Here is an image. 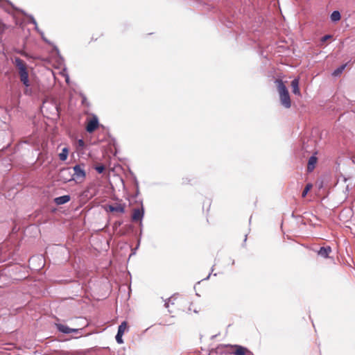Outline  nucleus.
I'll return each instance as SVG.
<instances>
[{
    "instance_id": "1",
    "label": "nucleus",
    "mask_w": 355,
    "mask_h": 355,
    "mask_svg": "<svg viewBox=\"0 0 355 355\" xmlns=\"http://www.w3.org/2000/svg\"><path fill=\"white\" fill-rule=\"evenodd\" d=\"M15 66L16 67L21 82L26 87L24 92L26 95L31 94V90L28 89L30 86V81L28 79V66L25 61L19 58H15L14 61Z\"/></svg>"
},
{
    "instance_id": "2",
    "label": "nucleus",
    "mask_w": 355,
    "mask_h": 355,
    "mask_svg": "<svg viewBox=\"0 0 355 355\" xmlns=\"http://www.w3.org/2000/svg\"><path fill=\"white\" fill-rule=\"evenodd\" d=\"M275 84L277 87L281 104L286 108H290L291 106V101L288 91L284 82L281 79H277Z\"/></svg>"
},
{
    "instance_id": "3",
    "label": "nucleus",
    "mask_w": 355,
    "mask_h": 355,
    "mask_svg": "<svg viewBox=\"0 0 355 355\" xmlns=\"http://www.w3.org/2000/svg\"><path fill=\"white\" fill-rule=\"evenodd\" d=\"M73 174L71 178H64V182L76 180L77 182H83L86 178V172L85 170V164H77L73 167Z\"/></svg>"
},
{
    "instance_id": "4",
    "label": "nucleus",
    "mask_w": 355,
    "mask_h": 355,
    "mask_svg": "<svg viewBox=\"0 0 355 355\" xmlns=\"http://www.w3.org/2000/svg\"><path fill=\"white\" fill-rule=\"evenodd\" d=\"M99 126L98 118L96 116H93L92 118L87 119L86 125L87 132L92 133L94 132Z\"/></svg>"
},
{
    "instance_id": "5",
    "label": "nucleus",
    "mask_w": 355,
    "mask_h": 355,
    "mask_svg": "<svg viewBox=\"0 0 355 355\" xmlns=\"http://www.w3.org/2000/svg\"><path fill=\"white\" fill-rule=\"evenodd\" d=\"M165 306L168 308L170 313H174L180 309L178 306V299L175 297H172L168 300L165 303Z\"/></svg>"
},
{
    "instance_id": "6",
    "label": "nucleus",
    "mask_w": 355,
    "mask_h": 355,
    "mask_svg": "<svg viewBox=\"0 0 355 355\" xmlns=\"http://www.w3.org/2000/svg\"><path fill=\"white\" fill-rule=\"evenodd\" d=\"M231 349L232 351L230 353L234 355H252V353L249 349L241 345H232Z\"/></svg>"
},
{
    "instance_id": "7",
    "label": "nucleus",
    "mask_w": 355,
    "mask_h": 355,
    "mask_svg": "<svg viewBox=\"0 0 355 355\" xmlns=\"http://www.w3.org/2000/svg\"><path fill=\"white\" fill-rule=\"evenodd\" d=\"M108 210L111 212L123 213L125 211V205L116 203L108 206Z\"/></svg>"
},
{
    "instance_id": "8",
    "label": "nucleus",
    "mask_w": 355,
    "mask_h": 355,
    "mask_svg": "<svg viewBox=\"0 0 355 355\" xmlns=\"http://www.w3.org/2000/svg\"><path fill=\"white\" fill-rule=\"evenodd\" d=\"M144 216V211L142 209H134L132 215V220L133 221H139L141 220Z\"/></svg>"
},
{
    "instance_id": "9",
    "label": "nucleus",
    "mask_w": 355,
    "mask_h": 355,
    "mask_svg": "<svg viewBox=\"0 0 355 355\" xmlns=\"http://www.w3.org/2000/svg\"><path fill=\"white\" fill-rule=\"evenodd\" d=\"M332 252L330 246L322 247L318 252V255L323 258H328L329 254Z\"/></svg>"
},
{
    "instance_id": "10",
    "label": "nucleus",
    "mask_w": 355,
    "mask_h": 355,
    "mask_svg": "<svg viewBox=\"0 0 355 355\" xmlns=\"http://www.w3.org/2000/svg\"><path fill=\"white\" fill-rule=\"evenodd\" d=\"M58 329L64 334H69L72 332H77L78 331V329H71L68 327L67 326H65L64 324H57Z\"/></svg>"
},
{
    "instance_id": "11",
    "label": "nucleus",
    "mask_w": 355,
    "mask_h": 355,
    "mask_svg": "<svg viewBox=\"0 0 355 355\" xmlns=\"http://www.w3.org/2000/svg\"><path fill=\"white\" fill-rule=\"evenodd\" d=\"M291 87L293 89L292 92L294 94L298 95V96L301 95L300 90L299 88V79L298 78H295L291 82Z\"/></svg>"
},
{
    "instance_id": "12",
    "label": "nucleus",
    "mask_w": 355,
    "mask_h": 355,
    "mask_svg": "<svg viewBox=\"0 0 355 355\" xmlns=\"http://www.w3.org/2000/svg\"><path fill=\"white\" fill-rule=\"evenodd\" d=\"M317 161H318V159L315 156H311L309 159L308 165H307V171L309 172L312 171L315 168Z\"/></svg>"
},
{
    "instance_id": "13",
    "label": "nucleus",
    "mask_w": 355,
    "mask_h": 355,
    "mask_svg": "<svg viewBox=\"0 0 355 355\" xmlns=\"http://www.w3.org/2000/svg\"><path fill=\"white\" fill-rule=\"evenodd\" d=\"M70 199L71 198L69 195H65L55 198L54 201L57 205H60L68 202L70 200Z\"/></svg>"
},
{
    "instance_id": "14",
    "label": "nucleus",
    "mask_w": 355,
    "mask_h": 355,
    "mask_svg": "<svg viewBox=\"0 0 355 355\" xmlns=\"http://www.w3.org/2000/svg\"><path fill=\"white\" fill-rule=\"evenodd\" d=\"M69 155V148L67 147H64L62 149V152L58 154L59 159L61 161H65Z\"/></svg>"
},
{
    "instance_id": "15",
    "label": "nucleus",
    "mask_w": 355,
    "mask_h": 355,
    "mask_svg": "<svg viewBox=\"0 0 355 355\" xmlns=\"http://www.w3.org/2000/svg\"><path fill=\"white\" fill-rule=\"evenodd\" d=\"M340 13L337 10L334 11L331 15V19L333 21H338L340 19Z\"/></svg>"
},
{
    "instance_id": "16",
    "label": "nucleus",
    "mask_w": 355,
    "mask_h": 355,
    "mask_svg": "<svg viewBox=\"0 0 355 355\" xmlns=\"http://www.w3.org/2000/svg\"><path fill=\"white\" fill-rule=\"evenodd\" d=\"M346 66H347V64L341 65L340 67H339L338 69H336L332 73V75L334 76H340L342 73V72L343 71V70L345 69V68L346 67Z\"/></svg>"
},
{
    "instance_id": "17",
    "label": "nucleus",
    "mask_w": 355,
    "mask_h": 355,
    "mask_svg": "<svg viewBox=\"0 0 355 355\" xmlns=\"http://www.w3.org/2000/svg\"><path fill=\"white\" fill-rule=\"evenodd\" d=\"M127 328L128 324L125 321H124L119 325L118 332H119V334H123Z\"/></svg>"
},
{
    "instance_id": "18",
    "label": "nucleus",
    "mask_w": 355,
    "mask_h": 355,
    "mask_svg": "<svg viewBox=\"0 0 355 355\" xmlns=\"http://www.w3.org/2000/svg\"><path fill=\"white\" fill-rule=\"evenodd\" d=\"M313 187V185L311 183H308L306 186H305V188L304 189V191H302V198H305L306 196L307 195L308 192L312 189Z\"/></svg>"
},
{
    "instance_id": "19",
    "label": "nucleus",
    "mask_w": 355,
    "mask_h": 355,
    "mask_svg": "<svg viewBox=\"0 0 355 355\" xmlns=\"http://www.w3.org/2000/svg\"><path fill=\"white\" fill-rule=\"evenodd\" d=\"M191 179L189 176L183 177L181 179V184L183 186H187L191 184Z\"/></svg>"
},
{
    "instance_id": "20",
    "label": "nucleus",
    "mask_w": 355,
    "mask_h": 355,
    "mask_svg": "<svg viewBox=\"0 0 355 355\" xmlns=\"http://www.w3.org/2000/svg\"><path fill=\"white\" fill-rule=\"evenodd\" d=\"M65 173H67L69 175H70L69 168H66V169L61 170V171L60 173V177L61 178H63V180H64V178H67V175H64Z\"/></svg>"
},
{
    "instance_id": "21",
    "label": "nucleus",
    "mask_w": 355,
    "mask_h": 355,
    "mask_svg": "<svg viewBox=\"0 0 355 355\" xmlns=\"http://www.w3.org/2000/svg\"><path fill=\"white\" fill-rule=\"evenodd\" d=\"M123 334H119V332H117V334L116 336V340L118 343L121 344L123 343L122 336Z\"/></svg>"
},
{
    "instance_id": "22",
    "label": "nucleus",
    "mask_w": 355,
    "mask_h": 355,
    "mask_svg": "<svg viewBox=\"0 0 355 355\" xmlns=\"http://www.w3.org/2000/svg\"><path fill=\"white\" fill-rule=\"evenodd\" d=\"M95 169L98 173H102L105 171V166L103 165H99L97 166Z\"/></svg>"
},
{
    "instance_id": "23",
    "label": "nucleus",
    "mask_w": 355,
    "mask_h": 355,
    "mask_svg": "<svg viewBox=\"0 0 355 355\" xmlns=\"http://www.w3.org/2000/svg\"><path fill=\"white\" fill-rule=\"evenodd\" d=\"M331 37V35H326L324 37H322L321 41L322 42H326L327 40L330 39Z\"/></svg>"
},
{
    "instance_id": "24",
    "label": "nucleus",
    "mask_w": 355,
    "mask_h": 355,
    "mask_svg": "<svg viewBox=\"0 0 355 355\" xmlns=\"http://www.w3.org/2000/svg\"><path fill=\"white\" fill-rule=\"evenodd\" d=\"M78 146L83 148L85 146V142L83 139H79L78 141Z\"/></svg>"
},
{
    "instance_id": "25",
    "label": "nucleus",
    "mask_w": 355,
    "mask_h": 355,
    "mask_svg": "<svg viewBox=\"0 0 355 355\" xmlns=\"http://www.w3.org/2000/svg\"><path fill=\"white\" fill-rule=\"evenodd\" d=\"M92 40H97L98 37H95V38H94V37H92Z\"/></svg>"
}]
</instances>
